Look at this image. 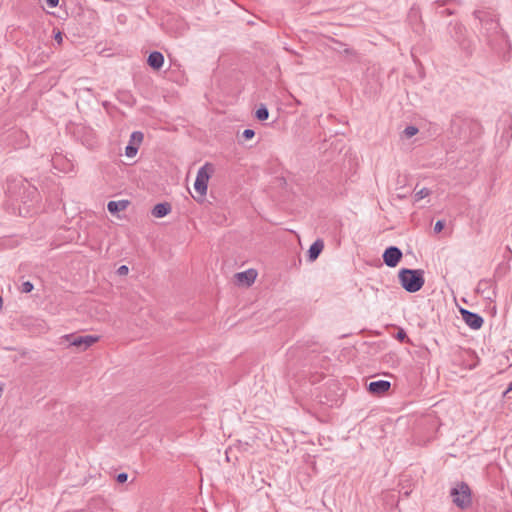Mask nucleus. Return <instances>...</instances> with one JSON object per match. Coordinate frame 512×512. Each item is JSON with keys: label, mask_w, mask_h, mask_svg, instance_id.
Listing matches in <instances>:
<instances>
[{"label": "nucleus", "mask_w": 512, "mask_h": 512, "mask_svg": "<svg viewBox=\"0 0 512 512\" xmlns=\"http://www.w3.org/2000/svg\"><path fill=\"white\" fill-rule=\"evenodd\" d=\"M49 7L54 8L58 5L59 0H46Z\"/></svg>", "instance_id": "a878e982"}, {"label": "nucleus", "mask_w": 512, "mask_h": 512, "mask_svg": "<svg viewBox=\"0 0 512 512\" xmlns=\"http://www.w3.org/2000/svg\"><path fill=\"white\" fill-rule=\"evenodd\" d=\"M430 194L429 189L422 188L415 193V201H420L421 199L427 197Z\"/></svg>", "instance_id": "dca6fc26"}, {"label": "nucleus", "mask_w": 512, "mask_h": 512, "mask_svg": "<svg viewBox=\"0 0 512 512\" xmlns=\"http://www.w3.org/2000/svg\"><path fill=\"white\" fill-rule=\"evenodd\" d=\"M129 272V268L126 265H122L117 269V274L120 276L127 275Z\"/></svg>", "instance_id": "4be33fe9"}, {"label": "nucleus", "mask_w": 512, "mask_h": 512, "mask_svg": "<svg viewBox=\"0 0 512 512\" xmlns=\"http://www.w3.org/2000/svg\"><path fill=\"white\" fill-rule=\"evenodd\" d=\"M402 258V252L398 247H388L383 253V261L389 267H396Z\"/></svg>", "instance_id": "0eeeda50"}, {"label": "nucleus", "mask_w": 512, "mask_h": 512, "mask_svg": "<svg viewBox=\"0 0 512 512\" xmlns=\"http://www.w3.org/2000/svg\"><path fill=\"white\" fill-rule=\"evenodd\" d=\"M390 382L385 380H378L370 382L368 389L373 394H383L390 389Z\"/></svg>", "instance_id": "1a4fd4ad"}, {"label": "nucleus", "mask_w": 512, "mask_h": 512, "mask_svg": "<svg viewBox=\"0 0 512 512\" xmlns=\"http://www.w3.org/2000/svg\"><path fill=\"white\" fill-rule=\"evenodd\" d=\"M444 228V222L439 220L436 222L435 226H434V231L436 233H439L442 231V229Z\"/></svg>", "instance_id": "5701e85b"}, {"label": "nucleus", "mask_w": 512, "mask_h": 512, "mask_svg": "<svg viewBox=\"0 0 512 512\" xmlns=\"http://www.w3.org/2000/svg\"><path fill=\"white\" fill-rule=\"evenodd\" d=\"M147 62L151 68L159 70L164 64V56L162 53L154 51L148 56Z\"/></svg>", "instance_id": "9d476101"}, {"label": "nucleus", "mask_w": 512, "mask_h": 512, "mask_svg": "<svg viewBox=\"0 0 512 512\" xmlns=\"http://www.w3.org/2000/svg\"><path fill=\"white\" fill-rule=\"evenodd\" d=\"M453 502L460 508H465L471 503L470 489L468 485L461 483L451 490Z\"/></svg>", "instance_id": "7ed1b4c3"}, {"label": "nucleus", "mask_w": 512, "mask_h": 512, "mask_svg": "<svg viewBox=\"0 0 512 512\" xmlns=\"http://www.w3.org/2000/svg\"><path fill=\"white\" fill-rule=\"evenodd\" d=\"M34 286L30 281L23 282L21 285V292L22 293H29L33 290Z\"/></svg>", "instance_id": "a211bd4d"}, {"label": "nucleus", "mask_w": 512, "mask_h": 512, "mask_svg": "<svg viewBox=\"0 0 512 512\" xmlns=\"http://www.w3.org/2000/svg\"><path fill=\"white\" fill-rule=\"evenodd\" d=\"M137 147H134L132 145H128L125 149V154L128 157H134L137 154Z\"/></svg>", "instance_id": "6ab92c4d"}, {"label": "nucleus", "mask_w": 512, "mask_h": 512, "mask_svg": "<svg viewBox=\"0 0 512 512\" xmlns=\"http://www.w3.org/2000/svg\"><path fill=\"white\" fill-rule=\"evenodd\" d=\"M67 339H71L70 345L79 348L84 351L99 340L98 336L84 335V336H66Z\"/></svg>", "instance_id": "39448f33"}, {"label": "nucleus", "mask_w": 512, "mask_h": 512, "mask_svg": "<svg viewBox=\"0 0 512 512\" xmlns=\"http://www.w3.org/2000/svg\"><path fill=\"white\" fill-rule=\"evenodd\" d=\"M324 248V243L322 240H316L308 250V257L310 261H315Z\"/></svg>", "instance_id": "9b49d317"}, {"label": "nucleus", "mask_w": 512, "mask_h": 512, "mask_svg": "<svg viewBox=\"0 0 512 512\" xmlns=\"http://www.w3.org/2000/svg\"><path fill=\"white\" fill-rule=\"evenodd\" d=\"M127 479H128V475L126 473H120L117 475V481L119 483H124L127 481Z\"/></svg>", "instance_id": "b1692460"}, {"label": "nucleus", "mask_w": 512, "mask_h": 512, "mask_svg": "<svg viewBox=\"0 0 512 512\" xmlns=\"http://www.w3.org/2000/svg\"><path fill=\"white\" fill-rule=\"evenodd\" d=\"M213 171V165L210 163H206L198 170L194 183V189L198 194V196H194L195 200L202 201L205 197L208 188V181Z\"/></svg>", "instance_id": "f03ea898"}, {"label": "nucleus", "mask_w": 512, "mask_h": 512, "mask_svg": "<svg viewBox=\"0 0 512 512\" xmlns=\"http://www.w3.org/2000/svg\"><path fill=\"white\" fill-rule=\"evenodd\" d=\"M3 388L0 386V397L2 396Z\"/></svg>", "instance_id": "c756f323"}, {"label": "nucleus", "mask_w": 512, "mask_h": 512, "mask_svg": "<svg viewBox=\"0 0 512 512\" xmlns=\"http://www.w3.org/2000/svg\"><path fill=\"white\" fill-rule=\"evenodd\" d=\"M460 313L463 321L471 329L478 330L483 326L484 320L479 314L473 313L463 308L460 309Z\"/></svg>", "instance_id": "423d86ee"}, {"label": "nucleus", "mask_w": 512, "mask_h": 512, "mask_svg": "<svg viewBox=\"0 0 512 512\" xmlns=\"http://www.w3.org/2000/svg\"><path fill=\"white\" fill-rule=\"evenodd\" d=\"M397 336L399 339H403L406 335L403 331H400V332H398Z\"/></svg>", "instance_id": "cd10ccee"}, {"label": "nucleus", "mask_w": 512, "mask_h": 512, "mask_svg": "<svg viewBox=\"0 0 512 512\" xmlns=\"http://www.w3.org/2000/svg\"><path fill=\"white\" fill-rule=\"evenodd\" d=\"M171 211V206L168 203H159L154 206L152 210V215L156 218H162L169 214Z\"/></svg>", "instance_id": "f8f14e48"}, {"label": "nucleus", "mask_w": 512, "mask_h": 512, "mask_svg": "<svg viewBox=\"0 0 512 512\" xmlns=\"http://www.w3.org/2000/svg\"><path fill=\"white\" fill-rule=\"evenodd\" d=\"M398 278L402 287L410 293L419 291L425 283L424 271L421 269H401Z\"/></svg>", "instance_id": "f257e3e1"}, {"label": "nucleus", "mask_w": 512, "mask_h": 512, "mask_svg": "<svg viewBox=\"0 0 512 512\" xmlns=\"http://www.w3.org/2000/svg\"><path fill=\"white\" fill-rule=\"evenodd\" d=\"M511 391H512V381L508 384V387H507V389L505 391V394H507V393H509Z\"/></svg>", "instance_id": "bb28decb"}, {"label": "nucleus", "mask_w": 512, "mask_h": 512, "mask_svg": "<svg viewBox=\"0 0 512 512\" xmlns=\"http://www.w3.org/2000/svg\"><path fill=\"white\" fill-rule=\"evenodd\" d=\"M54 39L55 41L58 43V44H61L62 41H63V35L60 31H58L55 36H54Z\"/></svg>", "instance_id": "393cba45"}, {"label": "nucleus", "mask_w": 512, "mask_h": 512, "mask_svg": "<svg viewBox=\"0 0 512 512\" xmlns=\"http://www.w3.org/2000/svg\"><path fill=\"white\" fill-rule=\"evenodd\" d=\"M242 135L245 139L249 140L254 137L255 132L252 129H245Z\"/></svg>", "instance_id": "412c9836"}, {"label": "nucleus", "mask_w": 512, "mask_h": 512, "mask_svg": "<svg viewBox=\"0 0 512 512\" xmlns=\"http://www.w3.org/2000/svg\"><path fill=\"white\" fill-rule=\"evenodd\" d=\"M268 116H269V112L265 106H261L257 109L256 117L258 120L264 121V120L268 119Z\"/></svg>", "instance_id": "2eb2a0df"}, {"label": "nucleus", "mask_w": 512, "mask_h": 512, "mask_svg": "<svg viewBox=\"0 0 512 512\" xmlns=\"http://www.w3.org/2000/svg\"><path fill=\"white\" fill-rule=\"evenodd\" d=\"M127 207L126 201H110L107 205L110 213H116L125 210Z\"/></svg>", "instance_id": "ddd939ff"}, {"label": "nucleus", "mask_w": 512, "mask_h": 512, "mask_svg": "<svg viewBox=\"0 0 512 512\" xmlns=\"http://www.w3.org/2000/svg\"><path fill=\"white\" fill-rule=\"evenodd\" d=\"M131 140L135 142H141L143 140V134L141 132H133L131 135Z\"/></svg>", "instance_id": "aec40b11"}, {"label": "nucleus", "mask_w": 512, "mask_h": 512, "mask_svg": "<svg viewBox=\"0 0 512 512\" xmlns=\"http://www.w3.org/2000/svg\"><path fill=\"white\" fill-rule=\"evenodd\" d=\"M418 132V129L414 126H408L404 129L403 133L407 138H411L415 136Z\"/></svg>", "instance_id": "f3484780"}, {"label": "nucleus", "mask_w": 512, "mask_h": 512, "mask_svg": "<svg viewBox=\"0 0 512 512\" xmlns=\"http://www.w3.org/2000/svg\"><path fill=\"white\" fill-rule=\"evenodd\" d=\"M448 0H441V5H444L447 3Z\"/></svg>", "instance_id": "c85d7f7f"}, {"label": "nucleus", "mask_w": 512, "mask_h": 512, "mask_svg": "<svg viewBox=\"0 0 512 512\" xmlns=\"http://www.w3.org/2000/svg\"><path fill=\"white\" fill-rule=\"evenodd\" d=\"M474 15L480 21L487 34L497 32L499 24L491 13L486 11H475Z\"/></svg>", "instance_id": "20e7f679"}, {"label": "nucleus", "mask_w": 512, "mask_h": 512, "mask_svg": "<svg viewBox=\"0 0 512 512\" xmlns=\"http://www.w3.org/2000/svg\"><path fill=\"white\" fill-rule=\"evenodd\" d=\"M257 277V272L254 269H249L235 275L236 281L239 285L250 286L254 283Z\"/></svg>", "instance_id": "6e6552de"}, {"label": "nucleus", "mask_w": 512, "mask_h": 512, "mask_svg": "<svg viewBox=\"0 0 512 512\" xmlns=\"http://www.w3.org/2000/svg\"><path fill=\"white\" fill-rule=\"evenodd\" d=\"M16 182L19 183V184H23L24 180L22 178H8L7 179V192L10 193V194H16L17 193V190H16Z\"/></svg>", "instance_id": "4468645a"}]
</instances>
